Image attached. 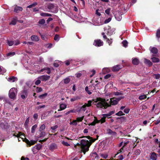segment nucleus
<instances>
[{
  "label": "nucleus",
  "mask_w": 160,
  "mask_h": 160,
  "mask_svg": "<svg viewBox=\"0 0 160 160\" xmlns=\"http://www.w3.org/2000/svg\"><path fill=\"white\" fill-rule=\"evenodd\" d=\"M92 101H94V102H98L97 104V107L104 109H106L108 107H111L112 105H117L118 103L117 100L115 98H113L110 99L109 102V103L107 102V101H108V99H107L106 101L105 99L100 97L97 98L96 99H93Z\"/></svg>",
  "instance_id": "f257e3e1"
},
{
  "label": "nucleus",
  "mask_w": 160,
  "mask_h": 160,
  "mask_svg": "<svg viewBox=\"0 0 160 160\" xmlns=\"http://www.w3.org/2000/svg\"><path fill=\"white\" fill-rule=\"evenodd\" d=\"M86 137L89 140V141L84 139H82L81 140V151L84 153V154H85L86 152L88 151L89 147L92 143L94 142L96 140L95 139L92 138L89 136H87Z\"/></svg>",
  "instance_id": "f03ea898"
},
{
  "label": "nucleus",
  "mask_w": 160,
  "mask_h": 160,
  "mask_svg": "<svg viewBox=\"0 0 160 160\" xmlns=\"http://www.w3.org/2000/svg\"><path fill=\"white\" fill-rule=\"evenodd\" d=\"M17 94V89L15 88H11L9 90L8 95L11 99H14L16 98Z\"/></svg>",
  "instance_id": "7ed1b4c3"
},
{
  "label": "nucleus",
  "mask_w": 160,
  "mask_h": 160,
  "mask_svg": "<svg viewBox=\"0 0 160 160\" xmlns=\"http://www.w3.org/2000/svg\"><path fill=\"white\" fill-rule=\"evenodd\" d=\"M13 135L15 137L19 138L18 139V141H20L21 140H23V137H24V135L22 133L19 132H14Z\"/></svg>",
  "instance_id": "20e7f679"
},
{
  "label": "nucleus",
  "mask_w": 160,
  "mask_h": 160,
  "mask_svg": "<svg viewBox=\"0 0 160 160\" xmlns=\"http://www.w3.org/2000/svg\"><path fill=\"white\" fill-rule=\"evenodd\" d=\"M9 125L8 123L4 120L1 121L0 123V127L2 128V129H7L9 128Z\"/></svg>",
  "instance_id": "39448f33"
},
{
  "label": "nucleus",
  "mask_w": 160,
  "mask_h": 160,
  "mask_svg": "<svg viewBox=\"0 0 160 160\" xmlns=\"http://www.w3.org/2000/svg\"><path fill=\"white\" fill-rule=\"evenodd\" d=\"M93 44L96 47H100L103 44V42L100 39H98L94 40Z\"/></svg>",
  "instance_id": "423d86ee"
},
{
  "label": "nucleus",
  "mask_w": 160,
  "mask_h": 160,
  "mask_svg": "<svg viewBox=\"0 0 160 160\" xmlns=\"http://www.w3.org/2000/svg\"><path fill=\"white\" fill-rule=\"evenodd\" d=\"M122 68V66L120 65H117L113 66L112 69L113 72H118Z\"/></svg>",
  "instance_id": "0eeeda50"
},
{
  "label": "nucleus",
  "mask_w": 160,
  "mask_h": 160,
  "mask_svg": "<svg viewBox=\"0 0 160 160\" xmlns=\"http://www.w3.org/2000/svg\"><path fill=\"white\" fill-rule=\"evenodd\" d=\"M50 78V76L48 75H43L38 77V79L42 81H46L48 80Z\"/></svg>",
  "instance_id": "6e6552de"
},
{
  "label": "nucleus",
  "mask_w": 160,
  "mask_h": 160,
  "mask_svg": "<svg viewBox=\"0 0 160 160\" xmlns=\"http://www.w3.org/2000/svg\"><path fill=\"white\" fill-rule=\"evenodd\" d=\"M139 60L137 58H135L132 60V63L134 65H138L139 63Z\"/></svg>",
  "instance_id": "1a4fd4ad"
},
{
  "label": "nucleus",
  "mask_w": 160,
  "mask_h": 160,
  "mask_svg": "<svg viewBox=\"0 0 160 160\" xmlns=\"http://www.w3.org/2000/svg\"><path fill=\"white\" fill-rule=\"evenodd\" d=\"M49 148L51 151H53L57 148V145L55 143H52L49 146Z\"/></svg>",
  "instance_id": "9d476101"
},
{
  "label": "nucleus",
  "mask_w": 160,
  "mask_h": 160,
  "mask_svg": "<svg viewBox=\"0 0 160 160\" xmlns=\"http://www.w3.org/2000/svg\"><path fill=\"white\" fill-rule=\"evenodd\" d=\"M45 70L47 71L46 72L48 74H49L50 73V72H51V69H50V68H44L41 69L40 70V72H44Z\"/></svg>",
  "instance_id": "9b49d317"
},
{
  "label": "nucleus",
  "mask_w": 160,
  "mask_h": 160,
  "mask_svg": "<svg viewBox=\"0 0 160 160\" xmlns=\"http://www.w3.org/2000/svg\"><path fill=\"white\" fill-rule=\"evenodd\" d=\"M22 7L16 6L14 8V11L15 12L18 13L19 11H22Z\"/></svg>",
  "instance_id": "f8f14e48"
},
{
  "label": "nucleus",
  "mask_w": 160,
  "mask_h": 160,
  "mask_svg": "<svg viewBox=\"0 0 160 160\" xmlns=\"http://www.w3.org/2000/svg\"><path fill=\"white\" fill-rule=\"evenodd\" d=\"M150 158L151 159L153 160H156L157 158V157L156 153L154 152L152 153L150 156Z\"/></svg>",
  "instance_id": "ddd939ff"
},
{
  "label": "nucleus",
  "mask_w": 160,
  "mask_h": 160,
  "mask_svg": "<svg viewBox=\"0 0 160 160\" xmlns=\"http://www.w3.org/2000/svg\"><path fill=\"white\" fill-rule=\"evenodd\" d=\"M31 40L34 41H38L39 40V38L36 35H32L31 37Z\"/></svg>",
  "instance_id": "4468645a"
},
{
  "label": "nucleus",
  "mask_w": 160,
  "mask_h": 160,
  "mask_svg": "<svg viewBox=\"0 0 160 160\" xmlns=\"http://www.w3.org/2000/svg\"><path fill=\"white\" fill-rule=\"evenodd\" d=\"M144 62L146 64L148 65L149 66H151L152 65V63L150 60L146 58L144 59Z\"/></svg>",
  "instance_id": "2eb2a0df"
},
{
  "label": "nucleus",
  "mask_w": 160,
  "mask_h": 160,
  "mask_svg": "<svg viewBox=\"0 0 160 160\" xmlns=\"http://www.w3.org/2000/svg\"><path fill=\"white\" fill-rule=\"evenodd\" d=\"M17 80V78L16 77L14 76H12L10 77L8 79V81L9 82H14L16 80Z\"/></svg>",
  "instance_id": "dca6fc26"
},
{
  "label": "nucleus",
  "mask_w": 160,
  "mask_h": 160,
  "mask_svg": "<svg viewBox=\"0 0 160 160\" xmlns=\"http://www.w3.org/2000/svg\"><path fill=\"white\" fill-rule=\"evenodd\" d=\"M67 107V105L64 104H61L60 105V109H58V111H60L61 110H62L64 109H65Z\"/></svg>",
  "instance_id": "f3484780"
},
{
  "label": "nucleus",
  "mask_w": 160,
  "mask_h": 160,
  "mask_svg": "<svg viewBox=\"0 0 160 160\" xmlns=\"http://www.w3.org/2000/svg\"><path fill=\"white\" fill-rule=\"evenodd\" d=\"M80 99L81 98L80 97L77 96H75L73 97L72 98H71L70 101L72 102L78 99Z\"/></svg>",
  "instance_id": "a211bd4d"
},
{
  "label": "nucleus",
  "mask_w": 160,
  "mask_h": 160,
  "mask_svg": "<svg viewBox=\"0 0 160 160\" xmlns=\"http://www.w3.org/2000/svg\"><path fill=\"white\" fill-rule=\"evenodd\" d=\"M152 62L154 63L158 62H159V59L156 57H153L151 58Z\"/></svg>",
  "instance_id": "6ab92c4d"
},
{
  "label": "nucleus",
  "mask_w": 160,
  "mask_h": 160,
  "mask_svg": "<svg viewBox=\"0 0 160 160\" xmlns=\"http://www.w3.org/2000/svg\"><path fill=\"white\" fill-rule=\"evenodd\" d=\"M151 52L153 54H157L158 52V50L157 48L155 47L152 48L151 49Z\"/></svg>",
  "instance_id": "aec40b11"
},
{
  "label": "nucleus",
  "mask_w": 160,
  "mask_h": 160,
  "mask_svg": "<svg viewBox=\"0 0 160 160\" xmlns=\"http://www.w3.org/2000/svg\"><path fill=\"white\" fill-rule=\"evenodd\" d=\"M40 15L43 17H50L52 16V14H49L46 13L42 12L41 13Z\"/></svg>",
  "instance_id": "412c9836"
},
{
  "label": "nucleus",
  "mask_w": 160,
  "mask_h": 160,
  "mask_svg": "<svg viewBox=\"0 0 160 160\" xmlns=\"http://www.w3.org/2000/svg\"><path fill=\"white\" fill-rule=\"evenodd\" d=\"M41 148V146L40 145H38L35 146L32 149V151H33L34 150L36 149L37 151H38Z\"/></svg>",
  "instance_id": "4be33fe9"
},
{
  "label": "nucleus",
  "mask_w": 160,
  "mask_h": 160,
  "mask_svg": "<svg viewBox=\"0 0 160 160\" xmlns=\"http://www.w3.org/2000/svg\"><path fill=\"white\" fill-rule=\"evenodd\" d=\"M54 7V4L52 3H49L48 5L47 8H48L51 10L53 9V8Z\"/></svg>",
  "instance_id": "5701e85b"
},
{
  "label": "nucleus",
  "mask_w": 160,
  "mask_h": 160,
  "mask_svg": "<svg viewBox=\"0 0 160 160\" xmlns=\"http://www.w3.org/2000/svg\"><path fill=\"white\" fill-rule=\"evenodd\" d=\"M17 23V18H14L9 23L10 25H15Z\"/></svg>",
  "instance_id": "b1692460"
},
{
  "label": "nucleus",
  "mask_w": 160,
  "mask_h": 160,
  "mask_svg": "<svg viewBox=\"0 0 160 160\" xmlns=\"http://www.w3.org/2000/svg\"><path fill=\"white\" fill-rule=\"evenodd\" d=\"M156 37L158 39H159L160 38V29H158L157 31Z\"/></svg>",
  "instance_id": "393cba45"
},
{
  "label": "nucleus",
  "mask_w": 160,
  "mask_h": 160,
  "mask_svg": "<svg viewBox=\"0 0 160 160\" xmlns=\"http://www.w3.org/2000/svg\"><path fill=\"white\" fill-rule=\"evenodd\" d=\"M37 4L38 3L36 2H35L33 4H30V5L28 6L27 7V8H31L34 7L35 6L37 5Z\"/></svg>",
  "instance_id": "a878e982"
},
{
  "label": "nucleus",
  "mask_w": 160,
  "mask_h": 160,
  "mask_svg": "<svg viewBox=\"0 0 160 160\" xmlns=\"http://www.w3.org/2000/svg\"><path fill=\"white\" fill-rule=\"evenodd\" d=\"M147 98L146 95H142L139 96V99L141 100Z\"/></svg>",
  "instance_id": "bb28decb"
},
{
  "label": "nucleus",
  "mask_w": 160,
  "mask_h": 160,
  "mask_svg": "<svg viewBox=\"0 0 160 160\" xmlns=\"http://www.w3.org/2000/svg\"><path fill=\"white\" fill-rule=\"evenodd\" d=\"M48 94L46 93H44L43 94L41 95L38 96V98L40 99H43Z\"/></svg>",
  "instance_id": "cd10ccee"
},
{
  "label": "nucleus",
  "mask_w": 160,
  "mask_h": 160,
  "mask_svg": "<svg viewBox=\"0 0 160 160\" xmlns=\"http://www.w3.org/2000/svg\"><path fill=\"white\" fill-rule=\"evenodd\" d=\"M97 123H98V120L96 118V119H95L93 121L91 124V125L92 126H94Z\"/></svg>",
  "instance_id": "c85d7f7f"
},
{
  "label": "nucleus",
  "mask_w": 160,
  "mask_h": 160,
  "mask_svg": "<svg viewBox=\"0 0 160 160\" xmlns=\"http://www.w3.org/2000/svg\"><path fill=\"white\" fill-rule=\"evenodd\" d=\"M7 43L9 46H11L13 45L14 43L13 41L7 40Z\"/></svg>",
  "instance_id": "c756f323"
},
{
  "label": "nucleus",
  "mask_w": 160,
  "mask_h": 160,
  "mask_svg": "<svg viewBox=\"0 0 160 160\" xmlns=\"http://www.w3.org/2000/svg\"><path fill=\"white\" fill-rule=\"evenodd\" d=\"M45 22V20L44 19H42L40 20L38 22V23L40 24L43 25Z\"/></svg>",
  "instance_id": "7c9ffc66"
},
{
  "label": "nucleus",
  "mask_w": 160,
  "mask_h": 160,
  "mask_svg": "<svg viewBox=\"0 0 160 160\" xmlns=\"http://www.w3.org/2000/svg\"><path fill=\"white\" fill-rule=\"evenodd\" d=\"M109 135L115 136L116 133L115 132H113L112 131H109V132L107 133Z\"/></svg>",
  "instance_id": "2f4dec72"
},
{
  "label": "nucleus",
  "mask_w": 160,
  "mask_h": 160,
  "mask_svg": "<svg viewBox=\"0 0 160 160\" xmlns=\"http://www.w3.org/2000/svg\"><path fill=\"white\" fill-rule=\"evenodd\" d=\"M118 118L122 122H125L126 121V118L125 117H122Z\"/></svg>",
  "instance_id": "473e14b6"
},
{
  "label": "nucleus",
  "mask_w": 160,
  "mask_h": 160,
  "mask_svg": "<svg viewBox=\"0 0 160 160\" xmlns=\"http://www.w3.org/2000/svg\"><path fill=\"white\" fill-rule=\"evenodd\" d=\"M115 115L117 116H121L122 115H124L125 114L123 113L122 111H120L117 113H116Z\"/></svg>",
  "instance_id": "72a5a7b5"
},
{
  "label": "nucleus",
  "mask_w": 160,
  "mask_h": 160,
  "mask_svg": "<svg viewBox=\"0 0 160 160\" xmlns=\"http://www.w3.org/2000/svg\"><path fill=\"white\" fill-rule=\"evenodd\" d=\"M98 123L101 122V123H103L105 122V118L103 117L100 120H98Z\"/></svg>",
  "instance_id": "f704fd0d"
},
{
  "label": "nucleus",
  "mask_w": 160,
  "mask_h": 160,
  "mask_svg": "<svg viewBox=\"0 0 160 160\" xmlns=\"http://www.w3.org/2000/svg\"><path fill=\"white\" fill-rule=\"evenodd\" d=\"M134 154L137 155H139L141 153V151L139 149H137L134 151Z\"/></svg>",
  "instance_id": "c9c22d12"
},
{
  "label": "nucleus",
  "mask_w": 160,
  "mask_h": 160,
  "mask_svg": "<svg viewBox=\"0 0 160 160\" xmlns=\"http://www.w3.org/2000/svg\"><path fill=\"white\" fill-rule=\"evenodd\" d=\"M87 106V105L85 104H84L80 108V110L83 111H85L86 110V107Z\"/></svg>",
  "instance_id": "e433bc0d"
},
{
  "label": "nucleus",
  "mask_w": 160,
  "mask_h": 160,
  "mask_svg": "<svg viewBox=\"0 0 160 160\" xmlns=\"http://www.w3.org/2000/svg\"><path fill=\"white\" fill-rule=\"evenodd\" d=\"M84 116H83L81 117H78L76 118L77 122H81L83 120Z\"/></svg>",
  "instance_id": "4c0bfd02"
},
{
  "label": "nucleus",
  "mask_w": 160,
  "mask_h": 160,
  "mask_svg": "<svg viewBox=\"0 0 160 160\" xmlns=\"http://www.w3.org/2000/svg\"><path fill=\"white\" fill-rule=\"evenodd\" d=\"M15 54V52H12L7 53V55L8 56H14Z\"/></svg>",
  "instance_id": "58836bf2"
},
{
  "label": "nucleus",
  "mask_w": 160,
  "mask_h": 160,
  "mask_svg": "<svg viewBox=\"0 0 160 160\" xmlns=\"http://www.w3.org/2000/svg\"><path fill=\"white\" fill-rule=\"evenodd\" d=\"M85 91L89 95H90L92 94V92L89 91L88 89V86H86L85 88Z\"/></svg>",
  "instance_id": "ea45409f"
},
{
  "label": "nucleus",
  "mask_w": 160,
  "mask_h": 160,
  "mask_svg": "<svg viewBox=\"0 0 160 160\" xmlns=\"http://www.w3.org/2000/svg\"><path fill=\"white\" fill-rule=\"evenodd\" d=\"M75 112V111L74 110V109L73 110H70V111L67 112L65 113V115H68V114H69L70 113H73V112Z\"/></svg>",
  "instance_id": "a19ab883"
},
{
  "label": "nucleus",
  "mask_w": 160,
  "mask_h": 160,
  "mask_svg": "<svg viewBox=\"0 0 160 160\" xmlns=\"http://www.w3.org/2000/svg\"><path fill=\"white\" fill-rule=\"evenodd\" d=\"M128 43V42L126 40H124L122 42L123 46L125 47H126Z\"/></svg>",
  "instance_id": "79ce46f5"
},
{
  "label": "nucleus",
  "mask_w": 160,
  "mask_h": 160,
  "mask_svg": "<svg viewBox=\"0 0 160 160\" xmlns=\"http://www.w3.org/2000/svg\"><path fill=\"white\" fill-rule=\"evenodd\" d=\"M111 11V8H108L105 11V12L106 14L108 15H109L110 14V11Z\"/></svg>",
  "instance_id": "37998d69"
},
{
  "label": "nucleus",
  "mask_w": 160,
  "mask_h": 160,
  "mask_svg": "<svg viewBox=\"0 0 160 160\" xmlns=\"http://www.w3.org/2000/svg\"><path fill=\"white\" fill-rule=\"evenodd\" d=\"M59 35L58 34H56L55 35L54 37V40L55 41H58L59 40Z\"/></svg>",
  "instance_id": "c03bdc74"
},
{
  "label": "nucleus",
  "mask_w": 160,
  "mask_h": 160,
  "mask_svg": "<svg viewBox=\"0 0 160 160\" xmlns=\"http://www.w3.org/2000/svg\"><path fill=\"white\" fill-rule=\"evenodd\" d=\"M155 76L154 78L156 79H159L160 78V74H155L154 75Z\"/></svg>",
  "instance_id": "a18cd8bd"
},
{
  "label": "nucleus",
  "mask_w": 160,
  "mask_h": 160,
  "mask_svg": "<svg viewBox=\"0 0 160 160\" xmlns=\"http://www.w3.org/2000/svg\"><path fill=\"white\" fill-rule=\"evenodd\" d=\"M62 143L63 145L66 146H70V144L69 143L64 141H62Z\"/></svg>",
  "instance_id": "49530a36"
},
{
  "label": "nucleus",
  "mask_w": 160,
  "mask_h": 160,
  "mask_svg": "<svg viewBox=\"0 0 160 160\" xmlns=\"http://www.w3.org/2000/svg\"><path fill=\"white\" fill-rule=\"evenodd\" d=\"M42 91V89L41 87H37L36 88V92H39Z\"/></svg>",
  "instance_id": "de8ad7c7"
},
{
  "label": "nucleus",
  "mask_w": 160,
  "mask_h": 160,
  "mask_svg": "<svg viewBox=\"0 0 160 160\" xmlns=\"http://www.w3.org/2000/svg\"><path fill=\"white\" fill-rule=\"evenodd\" d=\"M115 17L116 19L118 21H120L122 18L121 16L120 15H119L118 16H116Z\"/></svg>",
  "instance_id": "09e8293b"
},
{
  "label": "nucleus",
  "mask_w": 160,
  "mask_h": 160,
  "mask_svg": "<svg viewBox=\"0 0 160 160\" xmlns=\"http://www.w3.org/2000/svg\"><path fill=\"white\" fill-rule=\"evenodd\" d=\"M77 121L76 120H73L72 122L70 123V124H72L74 125H76L77 124Z\"/></svg>",
  "instance_id": "8fccbe9b"
},
{
  "label": "nucleus",
  "mask_w": 160,
  "mask_h": 160,
  "mask_svg": "<svg viewBox=\"0 0 160 160\" xmlns=\"http://www.w3.org/2000/svg\"><path fill=\"white\" fill-rule=\"evenodd\" d=\"M70 81V79L69 78H66L64 79V82L65 84H68Z\"/></svg>",
  "instance_id": "3c124183"
},
{
  "label": "nucleus",
  "mask_w": 160,
  "mask_h": 160,
  "mask_svg": "<svg viewBox=\"0 0 160 160\" xmlns=\"http://www.w3.org/2000/svg\"><path fill=\"white\" fill-rule=\"evenodd\" d=\"M111 18H109L108 19L105 20L104 22L105 24L108 23L109 22L111 21Z\"/></svg>",
  "instance_id": "603ef678"
},
{
  "label": "nucleus",
  "mask_w": 160,
  "mask_h": 160,
  "mask_svg": "<svg viewBox=\"0 0 160 160\" xmlns=\"http://www.w3.org/2000/svg\"><path fill=\"white\" fill-rule=\"evenodd\" d=\"M123 147H122L120 150H119L118 151V152H117V154H115V156L114 157H115L116 156V155L120 153H121V152H123Z\"/></svg>",
  "instance_id": "864d4df0"
},
{
  "label": "nucleus",
  "mask_w": 160,
  "mask_h": 160,
  "mask_svg": "<svg viewBox=\"0 0 160 160\" xmlns=\"http://www.w3.org/2000/svg\"><path fill=\"white\" fill-rule=\"evenodd\" d=\"M45 128V126L44 124H42L40 127L39 128V130H44Z\"/></svg>",
  "instance_id": "5fc2aeb1"
},
{
  "label": "nucleus",
  "mask_w": 160,
  "mask_h": 160,
  "mask_svg": "<svg viewBox=\"0 0 160 160\" xmlns=\"http://www.w3.org/2000/svg\"><path fill=\"white\" fill-rule=\"evenodd\" d=\"M92 102V101L91 100H89L88 101V103H86L85 104L87 105V107H89L91 105V103Z\"/></svg>",
  "instance_id": "6e6d98bb"
},
{
  "label": "nucleus",
  "mask_w": 160,
  "mask_h": 160,
  "mask_svg": "<svg viewBox=\"0 0 160 160\" xmlns=\"http://www.w3.org/2000/svg\"><path fill=\"white\" fill-rule=\"evenodd\" d=\"M114 95L116 96H118L120 95H123V93L122 92H114Z\"/></svg>",
  "instance_id": "4d7b16f0"
},
{
  "label": "nucleus",
  "mask_w": 160,
  "mask_h": 160,
  "mask_svg": "<svg viewBox=\"0 0 160 160\" xmlns=\"http://www.w3.org/2000/svg\"><path fill=\"white\" fill-rule=\"evenodd\" d=\"M102 116L103 117H104V118H106V117L108 118V117H110V115L109 113H107V114H102Z\"/></svg>",
  "instance_id": "13d9d810"
},
{
  "label": "nucleus",
  "mask_w": 160,
  "mask_h": 160,
  "mask_svg": "<svg viewBox=\"0 0 160 160\" xmlns=\"http://www.w3.org/2000/svg\"><path fill=\"white\" fill-rule=\"evenodd\" d=\"M29 122V118H28L26 120L25 123H24V125L25 127H26V126H27L28 125V124Z\"/></svg>",
  "instance_id": "bf43d9fd"
},
{
  "label": "nucleus",
  "mask_w": 160,
  "mask_h": 160,
  "mask_svg": "<svg viewBox=\"0 0 160 160\" xmlns=\"http://www.w3.org/2000/svg\"><path fill=\"white\" fill-rule=\"evenodd\" d=\"M130 110V109H129L128 108H126L124 109V112L126 114H127L129 112Z\"/></svg>",
  "instance_id": "052dcab7"
},
{
  "label": "nucleus",
  "mask_w": 160,
  "mask_h": 160,
  "mask_svg": "<svg viewBox=\"0 0 160 160\" xmlns=\"http://www.w3.org/2000/svg\"><path fill=\"white\" fill-rule=\"evenodd\" d=\"M22 93L23 94L25 95L26 96H27L28 91L27 90H24L22 91Z\"/></svg>",
  "instance_id": "680f3d73"
},
{
  "label": "nucleus",
  "mask_w": 160,
  "mask_h": 160,
  "mask_svg": "<svg viewBox=\"0 0 160 160\" xmlns=\"http://www.w3.org/2000/svg\"><path fill=\"white\" fill-rule=\"evenodd\" d=\"M41 80L38 79V80H37L35 82V84L36 85H38L41 83Z\"/></svg>",
  "instance_id": "e2e57ef3"
},
{
  "label": "nucleus",
  "mask_w": 160,
  "mask_h": 160,
  "mask_svg": "<svg viewBox=\"0 0 160 160\" xmlns=\"http://www.w3.org/2000/svg\"><path fill=\"white\" fill-rule=\"evenodd\" d=\"M14 44L15 46H17L20 44V42L18 40H17L14 41Z\"/></svg>",
  "instance_id": "0e129e2a"
},
{
  "label": "nucleus",
  "mask_w": 160,
  "mask_h": 160,
  "mask_svg": "<svg viewBox=\"0 0 160 160\" xmlns=\"http://www.w3.org/2000/svg\"><path fill=\"white\" fill-rule=\"evenodd\" d=\"M39 34L40 35H41V38H42V39L43 40H44L45 39H46V36H45V35H42L40 33V32H39Z\"/></svg>",
  "instance_id": "69168bd1"
},
{
  "label": "nucleus",
  "mask_w": 160,
  "mask_h": 160,
  "mask_svg": "<svg viewBox=\"0 0 160 160\" xmlns=\"http://www.w3.org/2000/svg\"><path fill=\"white\" fill-rule=\"evenodd\" d=\"M111 76V75L110 74H107L104 76V78L105 79H107L109 78Z\"/></svg>",
  "instance_id": "338daca9"
},
{
  "label": "nucleus",
  "mask_w": 160,
  "mask_h": 160,
  "mask_svg": "<svg viewBox=\"0 0 160 160\" xmlns=\"http://www.w3.org/2000/svg\"><path fill=\"white\" fill-rule=\"evenodd\" d=\"M58 127V126L57 125H55L54 126L52 127H51V129L52 130H55V129H57Z\"/></svg>",
  "instance_id": "774afa93"
}]
</instances>
